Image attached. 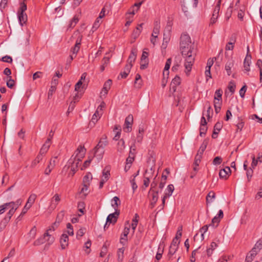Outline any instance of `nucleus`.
<instances>
[{
	"instance_id": "33",
	"label": "nucleus",
	"mask_w": 262,
	"mask_h": 262,
	"mask_svg": "<svg viewBox=\"0 0 262 262\" xmlns=\"http://www.w3.org/2000/svg\"><path fill=\"white\" fill-rule=\"evenodd\" d=\"M208 145V141L207 140H204L202 144H201V146L200 147V148L198 151L197 155H201L202 156L203 154L204 151L206 149L207 146Z\"/></svg>"
},
{
	"instance_id": "22",
	"label": "nucleus",
	"mask_w": 262,
	"mask_h": 262,
	"mask_svg": "<svg viewBox=\"0 0 262 262\" xmlns=\"http://www.w3.org/2000/svg\"><path fill=\"white\" fill-rule=\"evenodd\" d=\"M231 172V170L229 167H226L224 169L220 170L219 172V176L220 178L225 179L227 178L229 173Z\"/></svg>"
},
{
	"instance_id": "32",
	"label": "nucleus",
	"mask_w": 262,
	"mask_h": 262,
	"mask_svg": "<svg viewBox=\"0 0 262 262\" xmlns=\"http://www.w3.org/2000/svg\"><path fill=\"white\" fill-rule=\"evenodd\" d=\"M125 142L123 139L120 140L117 144V151L120 153L122 152L125 149Z\"/></svg>"
},
{
	"instance_id": "41",
	"label": "nucleus",
	"mask_w": 262,
	"mask_h": 262,
	"mask_svg": "<svg viewBox=\"0 0 262 262\" xmlns=\"http://www.w3.org/2000/svg\"><path fill=\"white\" fill-rule=\"evenodd\" d=\"M92 179V175L91 173L86 174L83 179V183L90 185V181Z\"/></svg>"
},
{
	"instance_id": "23",
	"label": "nucleus",
	"mask_w": 262,
	"mask_h": 262,
	"mask_svg": "<svg viewBox=\"0 0 262 262\" xmlns=\"http://www.w3.org/2000/svg\"><path fill=\"white\" fill-rule=\"evenodd\" d=\"M222 128V124L220 122H217L214 126V130L212 135V138L215 139L217 137L219 132L221 130Z\"/></svg>"
},
{
	"instance_id": "9",
	"label": "nucleus",
	"mask_w": 262,
	"mask_h": 262,
	"mask_svg": "<svg viewBox=\"0 0 262 262\" xmlns=\"http://www.w3.org/2000/svg\"><path fill=\"white\" fill-rule=\"evenodd\" d=\"M181 83V78L179 76H176L172 80L170 85V89L171 91H172L173 92H174L176 91V88L178 85H179Z\"/></svg>"
},
{
	"instance_id": "16",
	"label": "nucleus",
	"mask_w": 262,
	"mask_h": 262,
	"mask_svg": "<svg viewBox=\"0 0 262 262\" xmlns=\"http://www.w3.org/2000/svg\"><path fill=\"white\" fill-rule=\"evenodd\" d=\"M112 84V81L111 79L107 80L104 84L102 92H101V96H105L110 89L111 86Z\"/></svg>"
},
{
	"instance_id": "44",
	"label": "nucleus",
	"mask_w": 262,
	"mask_h": 262,
	"mask_svg": "<svg viewBox=\"0 0 262 262\" xmlns=\"http://www.w3.org/2000/svg\"><path fill=\"white\" fill-rule=\"evenodd\" d=\"M223 92L221 90H217L215 92L214 100H222V96Z\"/></svg>"
},
{
	"instance_id": "13",
	"label": "nucleus",
	"mask_w": 262,
	"mask_h": 262,
	"mask_svg": "<svg viewBox=\"0 0 262 262\" xmlns=\"http://www.w3.org/2000/svg\"><path fill=\"white\" fill-rule=\"evenodd\" d=\"M234 60L232 59H230L228 60L225 64V69L228 76H230L232 72V69L234 66Z\"/></svg>"
},
{
	"instance_id": "1",
	"label": "nucleus",
	"mask_w": 262,
	"mask_h": 262,
	"mask_svg": "<svg viewBox=\"0 0 262 262\" xmlns=\"http://www.w3.org/2000/svg\"><path fill=\"white\" fill-rule=\"evenodd\" d=\"M191 41L190 37L186 34H183L180 38V50L182 55L186 58L184 66L187 74L191 70L194 61V54H193V48Z\"/></svg>"
},
{
	"instance_id": "49",
	"label": "nucleus",
	"mask_w": 262,
	"mask_h": 262,
	"mask_svg": "<svg viewBox=\"0 0 262 262\" xmlns=\"http://www.w3.org/2000/svg\"><path fill=\"white\" fill-rule=\"evenodd\" d=\"M11 204L10 203H5L3 205L0 206V214H3L5 212L6 210L8 208H9V205H11Z\"/></svg>"
},
{
	"instance_id": "38",
	"label": "nucleus",
	"mask_w": 262,
	"mask_h": 262,
	"mask_svg": "<svg viewBox=\"0 0 262 262\" xmlns=\"http://www.w3.org/2000/svg\"><path fill=\"white\" fill-rule=\"evenodd\" d=\"M124 249L123 248H119L117 252L118 262H122L123 259Z\"/></svg>"
},
{
	"instance_id": "29",
	"label": "nucleus",
	"mask_w": 262,
	"mask_h": 262,
	"mask_svg": "<svg viewBox=\"0 0 262 262\" xmlns=\"http://www.w3.org/2000/svg\"><path fill=\"white\" fill-rule=\"evenodd\" d=\"M9 203L12 204L11 205H9V206H8L9 208H10V209H14V213L15 211L18 208V207L21 205V201L20 200H17L15 202H9Z\"/></svg>"
},
{
	"instance_id": "57",
	"label": "nucleus",
	"mask_w": 262,
	"mask_h": 262,
	"mask_svg": "<svg viewBox=\"0 0 262 262\" xmlns=\"http://www.w3.org/2000/svg\"><path fill=\"white\" fill-rule=\"evenodd\" d=\"M100 18H98V17L97 18V19L96 20V21H95V23H94L93 27H92V29L94 30H96L99 28V27L101 23V21H100Z\"/></svg>"
},
{
	"instance_id": "45",
	"label": "nucleus",
	"mask_w": 262,
	"mask_h": 262,
	"mask_svg": "<svg viewBox=\"0 0 262 262\" xmlns=\"http://www.w3.org/2000/svg\"><path fill=\"white\" fill-rule=\"evenodd\" d=\"M178 248H177V247H172V246H170L169 250V252H168V257H169V259L176 252Z\"/></svg>"
},
{
	"instance_id": "3",
	"label": "nucleus",
	"mask_w": 262,
	"mask_h": 262,
	"mask_svg": "<svg viewBox=\"0 0 262 262\" xmlns=\"http://www.w3.org/2000/svg\"><path fill=\"white\" fill-rule=\"evenodd\" d=\"M86 152V149L84 146L80 145L78 146L76 150L75 151L74 154L72 156L69 160V163L71 164L73 161L75 162V168H77L80 161L84 157Z\"/></svg>"
},
{
	"instance_id": "64",
	"label": "nucleus",
	"mask_w": 262,
	"mask_h": 262,
	"mask_svg": "<svg viewBox=\"0 0 262 262\" xmlns=\"http://www.w3.org/2000/svg\"><path fill=\"white\" fill-rule=\"evenodd\" d=\"M2 61L7 63H11L12 62V58L10 56L6 55L2 57Z\"/></svg>"
},
{
	"instance_id": "60",
	"label": "nucleus",
	"mask_w": 262,
	"mask_h": 262,
	"mask_svg": "<svg viewBox=\"0 0 262 262\" xmlns=\"http://www.w3.org/2000/svg\"><path fill=\"white\" fill-rule=\"evenodd\" d=\"M255 256L256 255H252L251 252L250 251V253H248L246 256L245 262H251Z\"/></svg>"
},
{
	"instance_id": "52",
	"label": "nucleus",
	"mask_w": 262,
	"mask_h": 262,
	"mask_svg": "<svg viewBox=\"0 0 262 262\" xmlns=\"http://www.w3.org/2000/svg\"><path fill=\"white\" fill-rule=\"evenodd\" d=\"M208 229V226L207 225H205L200 229V231L201 233V237H202V240L204 239V233L207 231Z\"/></svg>"
},
{
	"instance_id": "56",
	"label": "nucleus",
	"mask_w": 262,
	"mask_h": 262,
	"mask_svg": "<svg viewBox=\"0 0 262 262\" xmlns=\"http://www.w3.org/2000/svg\"><path fill=\"white\" fill-rule=\"evenodd\" d=\"M27 10V5L24 3H21L17 13H25Z\"/></svg>"
},
{
	"instance_id": "42",
	"label": "nucleus",
	"mask_w": 262,
	"mask_h": 262,
	"mask_svg": "<svg viewBox=\"0 0 262 262\" xmlns=\"http://www.w3.org/2000/svg\"><path fill=\"white\" fill-rule=\"evenodd\" d=\"M42 156L38 154L36 159L32 161L31 167L32 168L34 167L42 160Z\"/></svg>"
},
{
	"instance_id": "17",
	"label": "nucleus",
	"mask_w": 262,
	"mask_h": 262,
	"mask_svg": "<svg viewBox=\"0 0 262 262\" xmlns=\"http://www.w3.org/2000/svg\"><path fill=\"white\" fill-rule=\"evenodd\" d=\"M262 248V241H258L256 242V243L255 244L254 247L251 250V254L252 255H256L257 254L258 252Z\"/></svg>"
},
{
	"instance_id": "30",
	"label": "nucleus",
	"mask_w": 262,
	"mask_h": 262,
	"mask_svg": "<svg viewBox=\"0 0 262 262\" xmlns=\"http://www.w3.org/2000/svg\"><path fill=\"white\" fill-rule=\"evenodd\" d=\"M64 216V211L62 210L58 213L57 215L56 221L55 222V225L56 226L59 225L60 223L61 222L62 220L63 219Z\"/></svg>"
},
{
	"instance_id": "4",
	"label": "nucleus",
	"mask_w": 262,
	"mask_h": 262,
	"mask_svg": "<svg viewBox=\"0 0 262 262\" xmlns=\"http://www.w3.org/2000/svg\"><path fill=\"white\" fill-rule=\"evenodd\" d=\"M222 0H218L213 12L212 16L210 19V24H214L219 16V12L221 8Z\"/></svg>"
},
{
	"instance_id": "11",
	"label": "nucleus",
	"mask_w": 262,
	"mask_h": 262,
	"mask_svg": "<svg viewBox=\"0 0 262 262\" xmlns=\"http://www.w3.org/2000/svg\"><path fill=\"white\" fill-rule=\"evenodd\" d=\"M51 145V139H47L46 142L41 148L39 154L43 156L48 151Z\"/></svg>"
},
{
	"instance_id": "53",
	"label": "nucleus",
	"mask_w": 262,
	"mask_h": 262,
	"mask_svg": "<svg viewBox=\"0 0 262 262\" xmlns=\"http://www.w3.org/2000/svg\"><path fill=\"white\" fill-rule=\"evenodd\" d=\"M8 80L7 81V86L9 88H12L14 85L15 82L11 78V76L8 77Z\"/></svg>"
},
{
	"instance_id": "47",
	"label": "nucleus",
	"mask_w": 262,
	"mask_h": 262,
	"mask_svg": "<svg viewBox=\"0 0 262 262\" xmlns=\"http://www.w3.org/2000/svg\"><path fill=\"white\" fill-rule=\"evenodd\" d=\"M144 133V129L142 127H139L138 130V135H137L138 142H141L142 140V136Z\"/></svg>"
},
{
	"instance_id": "6",
	"label": "nucleus",
	"mask_w": 262,
	"mask_h": 262,
	"mask_svg": "<svg viewBox=\"0 0 262 262\" xmlns=\"http://www.w3.org/2000/svg\"><path fill=\"white\" fill-rule=\"evenodd\" d=\"M119 213V211L116 210L114 213L110 214L106 218L107 222H109V224L111 223L113 224H115L117 221Z\"/></svg>"
},
{
	"instance_id": "20",
	"label": "nucleus",
	"mask_w": 262,
	"mask_h": 262,
	"mask_svg": "<svg viewBox=\"0 0 262 262\" xmlns=\"http://www.w3.org/2000/svg\"><path fill=\"white\" fill-rule=\"evenodd\" d=\"M223 211L222 210H220L217 215H216L212 219V223L211 224L209 225V226L212 225L213 226L214 224H216V226H217L218 224L220 223L221 219L223 217Z\"/></svg>"
},
{
	"instance_id": "61",
	"label": "nucleus",
	"mask_w": 262,
	"mask_h": 262,
	"mask_svg": "<svg viewBox=\"0 0 262 262\" xmlns=\"http://www.w3.org/2000/svg\"><path fill=\"white\" fill-rule=\"evenodd\" d=\"M163 252V249L161 250L159 248L156 256L157 261L155 262H158V261L161 258Z\"/></svg>"
},
{
	"instance_id": "37",
	"label": "nucleus",
	"mask_w": 262,
	"mask_h": 262,
	"mask_svg": "<svg viewBox=\"0 0 262 262\" xmlns=\"http://www.w3.org/2000/svg\"><path fill=\"white\" fill-rule=\"evenodd\" d=\"M250 59H251L250 56H247L245 58V61L244 62V67L245 70H246L247 71H250V61H249L250 60Z\"/></svg>"
},
{
	"instance_id": "27",
	"label": "nucleus",
	"mask_w": 262,
	"mask_h": 262,
	"mask_svg": "<svg viewBox=\"0 0 262 262\" xmlns=\"http://www.w3.org/2000/svg\"><path fill=\"white\" fill-rule=\"evenodd\" d=\"M100 118V115L99 114V111L97 110L92 116L91 121L90 122V125L91 126H94L96 122H97V121Z\"/></svg>"
},
{
	"instance_id": "26",
	"label": "nucleus",
	"mask_w": 262,
	"mask_h": 262,
	"mask_svg": "<svg viewBox=\"0 0 262 262\" xmlns=\"http://www.w3.org/2000/svg\"><path fill=\"white\" fill-rule=\"evenodd\" d=\"M17 15L19 23L23 26L27 20V15L26 13H17Z\"/></svg>"
},
{
	"instance_id": "18",
	"label": "nucleus",
	"mask_w": 262,
	"mask_h": 262,
	"mask_svg": "<svg viewBox=\"0 0 262 262\" xmlns=\"http://www.w3.org/2000/svg\"><path fill=\"white\" fill-rule=\"evenodd\" d=\"M49 235V230H47L42 236L39 237L34 242V245L38 246L45 243L46 242L47 236Z\"/></svg>"
},
{
	"instance_id": "14",
	"label": "nucleus",
	"mask_w": 262,
	"mask_h": 262,
	"mask_svg": "<svg viewBox=\"0 0 262 262\" xmlns=\"http://www.w3.org/2000/svg\"><path fill=\"white\" fill-rule=\"evenodd\" d=\"M81 40L82 36L79 35L76 41L74 47L71 49V52L73 54H76L78 52L80 48Z\"/></svg>"
},
{
	"instance_id": "7",
	"label": "nucleus",
	"mask_w": 262,
	"mask_h": 262,
	"mask_svg": "<svg viewBox=\"0 0 262 262\" xmlns=\"http://www.w3.org/2000/svg\"><path fill=\"white\" fill-rule=\"evenodd\" d=\"M207 122L204 117L202 116L201 120V125L200 127V135L201 136L205 135L207 131V128L206 127Z\"/></svg>"
},
{
	"instance_id": "39",
	"label": "nucleus",
	"mask_w": 262,
	"mask_h": 262,
	"mask_svg": "<svg viewBox=\"0 0 262 262\" xmlns=\"http://www.w3.org/2000/svg\"><path fill=\"white\" fill-rule=\"evenodd\" d=\"M215 198V193L213 191H210L206 196V201L207 203H211Z\"/></svg>"
},
{
	"instance_id": "50",
	"label": "nucleus",
	"mask_w": 262,
	"mask_h": 262,
	"mask_svg": "<svg viewBox=\"0 0 262 262\" xmlns=\"http://www.w3.org/2000/svg\"><path fill=\"white\" fill-rule=\"evenodd\" d=\"M67 233L70 235H74V230L73 229V226L70 223H68L67 225Z\"/></svg>"
},
{
	"instance_id": "40",
	"label": "nucleus",
	"mask_w": 262,
	"mask_h": 262,
	"mask_svg": "<svg viewBox=\"0 0 262 262\" xmlns=\"http://www.w3.org/2000/svg\"><path fill=\"white\" fill-rule=\"evenodd\" d=\"M212 114H213V111L211 108V106L210 105H209L207 107L206 114H205L203 112V116H204V115H206V117H207L208 121H209V119L212 118Z\"/></svg>"
},
{
	"instance_id": "48",
	"label": "nucleus",
	"mask_w": 262,
	"mask_h": 262,
	"mask_svg": "<svg viewBox=\"0 0 262 262\" xmlns=\"http://www.w3.org/2000/svg\"><path fill=\"white\" fill-rule=\"evenodd\" d=\"M235 84L233 81H231L228 85V88L230 92L232 94L234 92L235 89Z\"/></svg>"
},
{
	"instance_id": "43",
	"label": "nucleus",
	"mask_w": 262,
	"mask_h": 262,
	"mask_svg": "<svg viewBox=\"0 0 262 262\" xmlns=\"http://www.w3.org/2000/svg\"><path fill=\"white\" fill-rule=\"evenodd\" d=\"M36 198V194H31L28 199V201H27L26 204H28V205H30V207H31L32 205L34 203Z\"/></svg>"
},
{
	"instance_id": "35",
	"label": "nucleus",
	"mask_w": 262,
	"mask_h": 262,
	"mask_svg": "<svg viewBox=\"0 0 262 262\" xmlns=\"http://www.w3.org/2000/svg\"><path fill=\"white\" fill-rule=\"evenodd\" d=\"M174 190V186L172 184H169L168 185L167 188L165 191V195L169 197L172 195V193Z\"/></svg>"
},
{
	"instance_id": "34",
	"label": "nucleus",
	"mask_w": 262,
	"mask_h": 262,
	"mask_svg": "<svg viewBox=\"0 0 262 262\" xmlns=\"http://www.w3.org/2000/svg\"><path fill=\"white\" fill-rule=\"evenodd\" d=\"M112 206L115 209V211L118 210L117 208L120 205V201L118 196H114L112 199Z\"/></svg>"
},
{
	"instance_id": "31",
	"label": "nucleus",
	"mask_w": 262,
	"mask_h": 262,
	"mask_svg": "<svg viewBox=\"0 0 262 262\" xmlns=\"http://www.w3.org/2000/svg\"><path fill=\"white\" fill-rule=\"evenodd\" d=\"M217 247V245L215 242H212L210 247L207 249L206 252L207 255L210 256L212 255L213 251Z\"/></svg>"
},
{
	"instance_id": "55",
	"label": "nucleus",
	"mask_w": 262,
	"mask_h": 262,
	"mask_svg": "<svg viewBox=\"0 0 262 262\" xmlns=\"http://www.w3.org/2000/svg\"><path fill=\"white\" fill-rule=\"evenodd\" d=\"M201 158H202V156L201 155L196 154V155L195 157V159H194V165L196 166H199V165L201 162Z\"/></svg>"
},
{
	"instance_id": "46",
	"label": "nucleus",
	"mask_w": 262,
	"mask_h": 262,
	"mask_svg": "<svg viewBox=\"0 0 262 262\" xmlns=\"http://www.w3.org/2000/svg\"><path fill=\"white\" fill-rule=\"evenodd\" d=\"M154 172V169L152 167L149 169H146L145 171L144 177H149V178L151 179L152 177Z\"/></svg>"
},
{
	"instance_id": "58",
	"label": "nucleus",
	"mask_w": 262,
	"mask_h": 262,
	"mask_svg": "<svg viewBox=\"0 0 262 262\" xmlns=\"http://www.w3.org/2000/svg\"><path fill=\"white\" fill-rule=\"evenodd\" d=\"M152 192L151 201H154V203H156L158 199V191H150Z\"/></svg>"
},
{
	"instance_id": "10",
	"label": "nucleus",
	"mask_w": 262,
	"mask_h": 262,
	"mask_svg": "<svg viewBox=\"0 0 262 262\" xmlns=\"http://www.w3.org/2000/svg\"><path fill=\"white\" fill-rule=\"evenodd\" d=\"M56 157H54L51 159L49 165L45 170V174L46 175H49L51 172L52 170L55 167L56 163Z\"/></svg>"
},
{
	"instance_id": "21",
	"label": "nucleus",
	"mask_w": 262,
	"mask_h": 262,
	"mask_svg": "<svg viewBox=\"0 0 262 262\" xmlns=\"http://www.w3.org/2000/svg\"><path fill=\"white\" fill-rule=\"evenodd\" d=\"M69 237L67 234L63 233L60 237V244L62 249H64L68 245Z\"/></svg>"
},
{
	"instance_id": "25",
	"label": "nucleus",
	"mask_w": 262,
	"mask_h": 262,
	"mask_svg": "<svg viewBox=\"0 0 262 262\" xmlns=\"http://www.w3.org/2000/svg\"><path fill=\"white\" fill-rule=\"evenodd\" d=\"M14 209H10L9 212L7 213L6 217L3 219L2 222L4 224V228L6 226V225L9 222L12 216L14 214Z\"/></svg>"
},
{
	"instance_id": "63",
	"label": "nucleus",
	"mask_w": 262,
	"mask_h": 262,
	"mask_svg": "<svg viewBox=\"0 0 262 262\" xmlns=\"http://www.w3.org/2000/svg\"><path fill=\"white\" fill-rule=\"evenodd\" d=\"M78 21V19L76 17H74L73 19L71 20L70 24H69V27L70 28H73L74 27L75 25L77 23Z\"/></svg>"
},
{
	"instance_id": "62",
	"label": "nucleus",
	"mask_w": 262,
	"mask_h": 262,
	"mask_svg": "<svg viewBox=\"0 0 262 262\" xmlns=\"http://www.w3.org/2000/svg\"><path fill=\"white\" fill-rule=\"evenodd\" d=\"M222 162V158L220 157H216L213 161V164L215 165H220Z\"/></svg>"
},
{
	"instance_id": "59",
	"label": "nucleus",
	"mask_w": 262,
	"mask_h": 262,
	"mask_svg": "<svg viewBox=\"0 0 262 262\" xmlns=\"http://www.w3.org/2000/svg\"><path fill=\"white\" fill-rule=\"evenodd\" d=\"M92 155H93V156H89V159L84 162V163L83 164V166L84 168L88 167L89 166V165H90L91 162L92 161L93 157H95L94 154H92Z\"/></svg>"
},
{
	"instance_id": "12",
	"label": "nucleus",
	"mask_w": 262,
	"mask_h": 262,
	"mask_svg": "<svg viewBox=\"0 0 262 262\" xmlns=\"http://www.w3.org/2000/svg\"><path fill=\"white\" fill-rule=\"evenodd\" d=\"M171 30V24L170 23H168V25L166 27L164 32L163 42L167 43L169 40V34Z\"/></svg>"
},
{
	"instance_id": "54",
	"label": "nucleus",
	"mask_w": 262,
	"mask_h": 262,
	"mask_svg": "<svg viewBox=\"0 0 262 262\" xmlns=\"http://www.w3.org/2000/svg\"><path fill=\"white\" fill-rule=\"evenodd\" d=\"M89 185V184H83V187L81 188V193H83L84 196H86L88 193V190Z\"/></svg>"
},
{
	"instance_id": "24",
	"label": "nucleus",
	"mask_w": 262,
	"mask_h": 262,
	"mask_svg": "<svg viewBox=\"0 0 262 262\" xmlns=\"http://www.w3.org/2000/svg\"><path fill=\"white\" fill-rule=\"evenodd\" d=\"M133 65L130 64H126L123 72H121L120 75L122 78H125L130 72V69Z\"/></svg>"
},
{
	"instance_id": "28",
	"label": "nucleus",
	"mask_w": 262,
	"mask_h": 262,
	"mask_svg": "<svg viewBox=\"0 0 262 262\" xmlns=\"http://www.w3.org/2000/svg\"><path fill=\"white\" fill-rule=\"evenodd\" d=\"M160 23L159 20H157L155 22L154 24V28L153 29L152 33L151 34L152 36L157 35L158 36V34L160 32Z\"/></svg>"
},
{
	"instance_id": "19",
	"label": "nucleus",
	"mask_w": 262,
	"mask_h": 262,
	"mask_svg": "<svg viewBox=\"0 0 262 262\" xmlns=\"http://www.w3.org/2000/svg\"><path fill=\"white\" fill-rule=\"evenodd\" d=\"M111 5L110 4L106 3L103 8L101 9V11L100 12L98 18H102L104 17L105 15L106 12L107 13L110 11L111 10Z\"/></svg>"
},
{
	"instance_id": "5",
	"label": "nucleus",
	"mask_w": 262,
	"mask_h": 262,
	"mask_svg": "<svg viewBox=\"0 0 262 262\" xmlns=\"http://www.w3.org/2000/svg\"><path fill=\"white\" fill-rule=\"evenodd\" d=\"M133 123V116L132 114L128 115L125 118L123 130L124 132L129 133L132 130V127Z\"/></svg>"
},
{
	"instance_id": "51",
	"label": "nucleus",
	"mask_w": 262,
	"mask_h": 262,
	"mask_svg": "<svg viewBox=\"0 0 262 262\" xmlns=\"http://www.w3.org/2000/svg\"><path fill=\"white\" fill-rule=\"evenodd\" d=\"M102 179H104V180L107 181L108 180L109 177H110V171L108 170H106V169H104L103 170L102 172Z\"/></svg>"
},
{
	"instance_id": "8",
	"label": "nucleus",
	"mask_w": 262,
	"mask_h": 262,
	"mask_svg": "<svg viewBox=\"0 0 262 262\" xmlns=\"http://www.w3.org/2000/svg\"><path fill=\"white\" fill-rule=\"evenodd\" d=\"M137 49L135 47H133L131 50L130 54L127 59V64H130L133 65V63L136 60L137 54Z\"/></svg>"
},
{
	"instance_id": "15",
	"label": "nucleus",
	"mask_w": 262,
	"mask_h": 262,
	"mask_svg": "<svg viewBox=\"0 0 262 262\" xmlns=\"http://www.w3.org/2000/svg\"><path fill=\"white\" fill-rule=\"evenodd\" d=\"M60 201L59 195L58 194H55L51 199L50 208L52 210L55 209Z\"/></svg>"
},
{
	"instance_id": "2",
	"label": "nucleus",
	"mask_w": 262,
	"mask_h": 262,
	"mask_svg": "<svg viewBox=\"0 0 262 262\" xmlns=\"http://www.w3.org/2000/svg\"><path fill=\"white\" fill-rule=\"evenodd\" d=\"M108 144L107 137L103 135L101 138L99 142L92 151L98 159H101L104 153V148Z\"/></svg>"
},
{
	"instance_id": "36",
	"label": "nucleus",
	"mask_w": 262,
	"mask_h": 262,
	"mask_svg": "<svg viewBox=\"0 0 262 262\" xmlns=\"http://www.w3.org/2000/svg\"><path fill=\"white\" fill-rule=\"evenodd\" d=\"M171 63V59L168 58L166 62V64L165 65L164 70L163 71V75L165 76V73H166L167 75H168L169 74V69L170 68V64Z\"/></svg>"
}]
</instances>
